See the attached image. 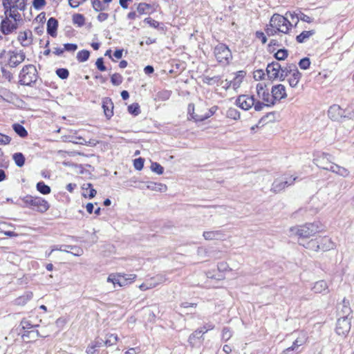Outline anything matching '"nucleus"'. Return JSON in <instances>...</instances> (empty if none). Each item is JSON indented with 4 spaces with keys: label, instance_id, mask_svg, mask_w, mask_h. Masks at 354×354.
<instances>
[{
    "label": "nucleus",
    "instance_id": "f257e3e1",
    "mask_svg": "<svg viewBox=\"0 0 354 354\" xmlns=\"http://www.w3.org/2000/svg\"><path fill=\"white\" fill-rule=\"evenodd\" d=\"M217 109L218 106H216L208 108L207 103L204 101L199 102L196 106L194 104H189L187 107L188 119L199 124L213 115Z\"/></svg>",
    "mask_w": 354,
    "mask_h": 354
},
{
    "label": "nucleus",
    "instance_id": "7ed1b4c3",
    "mask_svg": "<svg viewBox=\"0 0 354 354\" xmlns=\"http://www.w3.org/2000/svg\"><path fill=\"white\" fill-rule=\"evenodd\" d=\"M328 115L333 121L344 122L347 120H354V104H348L342 109L338 104H333L328 110Z\"/></svg>",
    "mask_w": 354,
    "mask_h": 354
},
{
    "label": "nucleus",
    "instance_id": "1a4fd4ad",
    "mask_svg": "<svg viewBox=\"0 0 354 354\" xmlns=\"http://www.w3.org/2000/svg\"><path fill=\"white\" fill-rule=\"evenodd\" d=\"M214 53L216 60L223 65L228 64L232 59L231 50L223 44H218L214 48Z\"/></svg>",
    "mask_w": 354,
    "mask_h": 354
},
{
    "label": "nucleus",
    "instance_id": "c756f323",
    "mask_svg": "<svg viewBox=\"0 0 354 354\" xmlns=\"http://www.w3.org/2000/svg\"><path fill=\"white\" fill-rule=\"evenodd\" d=\"M32 295L31 292H26L24 295L15 299L14 304L17 306H24L32 298Z\"/></svg>",
    "mask_w": 354,
    "mask_h": 354
},
{
    "label": "nucleus",
    "instance_id": "e433bc0d",
    "mask_svg": "<svg viewBox=\"0 0 354 354\" xmlns=\"http://www.w3.org/2000/svg\"><path fill=\"white\" fill-rule=\"evenodd\" d=\"M37 189L42 194H48L50 193V187L46 185L43 181H40L37 183Z\"/></svg>",
    "mask_w": 354,
    "mask_h": 354
},
{
    "label": "nucleus",
    "instance_id": "2f4dec72",
    "mask_svg": "<svg viewBox=\"0 0 354 354\" xmlns=\"http://www.w3.org/2000/svg\"><path fill=\"white\" fill-rule=\"evenodd\" d=\"M328 286L325 281L320 280L317 281L314 286L313 287V290L315 293H322L324 292H327Z\"/></svg>",
    "mask_w": 354,
    "mask_h": 354
},
{
    "label": "nucleus",
    "instance_id": "864d4df0",
    "mask_svg": "<svg viewBox=\"0 0 354 354\" xmlns=\"http://www.w3.org/2000/svg\"><path fill=\"white\" fill-rule=\"evenodd\" d=\"M310 61L308 57H304L301 59L299 62V66L301 69L306 70L310 67Z\"/></svg>",
    "mask_w": 354,
    "mask_h": 354
},
{
    "label": "nucleus",
    "instance_id": "a19ab883",
    "mask_svg": "<svg viewBox=\"0 0 354 354\" xmlns=\"http://www.w3.org/2000/svg\"><path fill=\"white\" fill-rule=\"evenodd\" d=\"M90 52L87 50H82L77 53V59L80 62H84L88 59Z\"/></svg>",
    "mask_w": 354,
    "mask_h": 354
},
{
    "label": "nucleus",
    "instance_id": "a878e982",
    "mask_svg": "<svg viewBox=\"0 0 354 354\" xmlns=\"http://www.w3.org/2000/svg\"><path fill=\"white\" fill-rule=\"evenodd\" d=\"M3 6L6 8V6H10L12 8H17L19 10H24L26 7L25 0H6L3 1Z\"/></svg>",
    "mask_w": 354,
    "mask_h": 354
},
{
    "label": "nucleus",
    "instance_id": "a211bd4d",
    "mask_svg": "<svg viewBox=\"0 0 354 354\" xmlns=\"http://www.w3.org/2000/svg\"><path fill=\"white\" fill-rule=\"evenodd\" d=\"M330 157V156L329 154L323 153L322 156L314 159V162L318 167L328 171L330 165L333 164V162H330L329 159Z\"/></svg>",
    "mask_w": 354,
    "mask_h": 354
},
{
    "label": "nucleus",
    "instance_id": "5fc2aeb1",
    "mask_svg": "<svg viewBox=\"0 0 354 354\" xmlns=\"http://www.w3.org/2000/svg\"><path fill=\"white\" fill-rule=\"evenodd\" d=\"M20 325L21 326L24 330L30 329L38 326L37 325H32L30 321L25 318L21 321Z\"/></svg>",
    "mask_w": 354,
    "mask_h": 354
},
{
    "label": "nucleus",
    "instance_id": "f8f14e48",
    "mask_svg": "<svg viewBox=\"0 0 354 354\" xmlns=\"http://www.w3.org/2000/svg\"><path fill=\"white\" fill-rule=\"evenodd\" d=\"M212 328H213V326H209V328L203 326V328L201 329L196 330L189 337L188 342L190 344V345L192 346H196L198 344H200L201 343V338L202 337L203 335L205 333H206L209 329H212Z\"/></svg>",
    "mask_w": 354,
    "mask_h": 354
},
{
    "label": "nucleus",
    "instance_id": "49530a36",
    "mask_svg": "<svg viewBox=\"0 0 354 354\" xmlns=\"http://www.w3.org/2000/svg\"><path fill=\"white\" fill-rule=\"evenodd\" d=\"M92 7L95 12L104 10L106 7L103 5L100 0H91Z\"/></svg>",
    "mask_w": 354,
    "mask_h": 354
},
{
    "label": "nucleus",
    "instance_id": "0e129e2a",
    "mask_svg": "<svg viewBox=\"0 0 354 354\" xmlns=\"http://www.w3.org/2000/svg\"><path fill=\"white\" fill-rule=\"evenodd\" d=\"M124 277H122L123 281H125L127 284L128 283H131L135 280L136 278V274H123Z\"/></svg>",
    "mask_w": 354,
    "mask_h": 354
},
{
    "label": "nucleus",
    "instance_id": "7c9ffc66",
    "mask_svg": "<svg viewBox=\"0 0 354 354\" xmlns=\"http://www.w3.org/2000/svg\"><path fill=\"white\" fill-rule=\"evenodd\" d=\"M203 82L207 85H213L214 84L221 85L223 84V81L221 80V77L219 75L209 77V76H203Z\"/></svg>",
    "mask_w": 354,
    "mask_h": 354
},
{
    "label": "nucleus",
    "instance_id": "cd10ccee",
    "mask_svg": "<svg viewBox=\"0 0 354 354\" xmlns=\"http://www.w3.org/2000/svg\"><path fill=\"white\" fill-rule=\"evenodd\" d=\"M122 277H124V276L121 274H111L107 278V281L112 283L114 286L118 284L119 286L122 287L127 285V283L122 281Z\"/></svg>",
    "mask_w": 354,
    "mask_h": 354
},
{
    "label": "nucleus",
    "instance_id": "09e8293b",
    "mask_svg": "<svg viewBox=\"0 0 354 354\" xmlns=\"http://www.w3.org/2000/svg\"><path fill=\"white\" fill-rule=\"evenodd\" d=\"M288 50L285 48L279 49L274 54V57L277 60H284L288 57Z\"/></svg>",
    "mask_w": 354,
    "mask_h": 354
},
{
    "label": "nucleus",
    "instance_id": "6e6d98bb",
    "mask_svg": "<svg viewBox=\"0 0 354 354\" xmlns=\"http://www.w3.org/2000/svg\"><path fill=\"white\" fill-rule=\"evenodd\" d=\"M133 166L136 169L140 171L144 167V159L138 158L134 160Z\"/></svg>",
    "mask_w": 354,
    "mask_h": 354
},
{
    "label": "nucleus",
    "instance_id": "680f3d73",
    "mask_svg": "<svg viewBox=\"0 0 354 354\" xmlns=\"http://www.w3.org/2000/svg\"><path fill=\"white\" fill-rule=\"evenodd\" d=\"M33 7L37 10L41 9L46 4L45 0H33Z\"/></svg>",
    "mask_w": 354,
    "mask_h": 354
},
{
    "label": "nucleus",
    "instance_id": "6e6552de",
    "mask_svg": "<svg viewBox=\"0 0 354 354\" xmlns=\"http://www.w3.org/2000/svg\"><path fill=\"white\" fill-rule=\"evenodd\" d=\"M326 243H330V240L326 237L311 239L310 241L305 243L304 241H298L300 245L304 246L305 248L313 250L315 252L322 250L324 251L329 250L330 246H325Z\"/></svg>",
    "mask_w": 354,
    "mask_h": 354
},
{
    "label": "nucleus",
    "instance_id": "bf43d9fd",
    "mask_svg": "<svg viewBox=\"0 0 354 354\" xmlns=\"http://www.w3.org/2000/svg\"><path fill=\"white\" fill-rule=\"evenodd\" d=\"M95 65L97 69L100 71H105L106 70V68L104 64V59L102 57L97 58Z\"/></svg>",
    "mask_w": 354,
    "mask_h": 354
},
{
    "label": "nucleus",
    "instance_id": "f03ea898",
    "mask_svg": "<svg viewBox=\"0 0 354 354\" xmlns=\"http://www.w3.org/2000/svg\"><path fill=\"white\" fill-rule=\"evenodd\" d=\"M321 231L322 227L319 222L308 223L291 227L289 229V236H297L298 241H304V239L315 236Z\"/></svg>",
    "mask_w": 354,
    "mask_h": 354
},
{
    "label": "nucleus",
    "instance_id": "37998d69",
    "mask_svg": "<svg viewBox=\"0 0 354 354\" xmlns=\"http://www.w3.org/2000/svg\"><path fill=\"white\" fill-rule=\"evenodd\" d=\"M65 248H69L70 250H73V251H70V254L74 255V256H77V257H79V256H81L83 254V250L78 247V246H76V245H66L64 246Z\"/></svg>",
    "mask_w": 354,
    "mask_h": 354
},
{
    "label": "nucleus",
    "instance_id": "6ab92c4d",
    "mask_svg": "<svg viewBox=\"0 0 354 354\" xmlns=\"http://www.w3.org/2000/svg\"><path fill=\"white\" fill-rule=\"evenodd\" d=\"M48 336V334H40L39 330H26L21 335V339L24 342L28 343L37 339L39 337H46Z\"/></svg>",
    "mask_w": 354,
    "mask_h": 354
},
{
    "label": "nucleus",
    "instance_id": "3c124183",
    "mask_svg": "<svg viewBox=\"0 0 354 354\" xmlns=\"http://www.w3.org/2000/svg\"><path fill=\"white\" fill-rule=\"evenodd\" d=\"M128 111L134 115H138L140 113V106L138 103H133L128 106Z\"/></svg>",
    "mask_w": 354,
    "mask_h": 354
},
{
    "label": "nucleus",
    "instance_id": "393cba45",
    "mask_svg": "<svg viewBox=\"0 0 354 354\" xmlns=\"http://www.w3.org/2000/svg\"><path fill=\"white\" fill-rule=\"evenodd\" d=\"M4 9L6 17H8L9 19L11 18L15 22L20 20L21 15L17 12L19 9H17V8H12L10 6H6V8H4Z\"/></svg>",
    "mask_w": 354,
    "mask_h": 354
},
{
    "label": "nucleus",
    "instance_id": "e2e57ef3",
    "mask_svg": "<svg viewBox=\"0 0 354 354\" xmlns=\"http://www.w3.org/2000/svg\"><path fill=\"white\" fill-rule=\"evenodd\" d=\"M12 128L15 133H28L26 129L18 123L14 124Z\"/></svg>",
    "mask_w": 354,
    "mask_h": 354
},
{
    "label": "nucleus",
    "instance_id": "ea45409f",
    "mask_svg": "<svg viewBox=\"0 0 354 354\" xmlns=\"http://www.w3.org/2000/svg\"><path fill=\"white\" fill-rule=\"evenodd\" d=\"M165 281V277L162 275H158L156 277H153L150 281H147L148 284H151V288H155L160 283H163Z\"/></svg>",
    "mask_w": 354,
    "mask_h": 354
},
{
    "label": "nucleus",
    "instance_id": "4468645a",
    "mask_svg": "<svg viewBox=\"0 0 354 354\" xmlns=\"http://www.w3.org/2000/svg\"><path fill=\"white\" fill-rule=\"evenodd\" d=\"M18 28L17 23L6 17L1 21V31L3 35H9L16 30Z\"/></svg>",
    "mask_w": 354,
    "mask_h": 354
},
{
    "label": "nucleus",
    "instance_id": "423d86ee",
    "mask_svg": "<svg viewBox=\"0 0 354 354\" xmlns=\"http://www.w3.org/2000/svg\"><path fill=\"white\" fill-rule=\"evenodd\" d=\"M236 104L243 110H249L254 107L257 111L263 109V104L260 101H256L253 95H240L236 100Z\"/></svg>",
    "mask_w": 354,
    "mask_h": 354
},
{
    "label": "nucleus",
    "instance_id": "473e14b6",
    "mask_svg": "<svg viewBox=\"0 0 354 354\" xmlns=\"http://www.w3.org/2000/svg\"><path fill=\"white\" fill-rule=\"evenodd\" d=\"M147 188L153 191L165 192L167 189V186L162 183L149 182L146 185Z\"/></svg>",
    "mask_w": 354,
    "mask_h": 354
},
{
    "label": "nucleus",
    "instance_id": "69168bd1",
    "mask_svg": "<svg viewBox=\"0 0 354 354\" xmlns=\"http://www.w3.org/2000/svg\"><path fill=\"white\" fill-rule=\"evenodd\" d=\"M144 21L146 22L147 24H148L150 26L153 27V28H157L159 26V23L157 21H156L150 17L146 18L144 20Z\"/></svg>",
    "mask_w": 354,
    "mask_h": 354
},
{
    "label": "nucleus",
    "instance_id": "aec40b11",
    "mask_svg": "<svg viewBox=\"0 0 354 354\" xmlns=\"http://www.w3.org/2000/svg\"><path fill=\"white\" fill-rule=\"evenodd\" d=\"M102 108L104 115L109 119L113 115V103L110 97H104L102 100Z\"/></svg>",
    "mask_w": 354,
    "mask_h": 354
},
{
    "label": "nucleus",
    "instance_id": "0eeeda50",
    "mask_svg": "<svg viewBox=\"0 0 354 354\" xmlns=\"http://www.w3.org/2000/svg\"><path fill=\"white\" fill-rule=\"evenodd\" d=\"M270 26L275 28L279 32L288 33L292 26L290 21L279 14H274L270 20Z\"/></svg>",
    "mask_w": 354,
    "mask_h": 354
},
{
    "label": "nucleus",
    "instance_id": "8fccbe9b",
    "mask_svg": "<svg viewBox=\"0 0 354 354\" xmlns=\"http://www.w3.org/2000/svg\"><path fill=\"white\" fill-rule=\"evenodd\" d=\"M56 75L62 80H66L69 75V71L66 68H58L55 71Z\"/></svg>",
    "mask_w": 354,
    "mask_h": 354
},
{
    "label": "nucleus",
    "instance_id": "2eb2a0df",
    "mask_svg": "<svg viewBox=\"0 0 354 354\" xmlns=\"http://www.w3.org/2000/svg\"><path fill=\"white\" fill-rule=\"evenodd\" d=\"M8 64L11 67H16L25 59L26 55L21 50L10 52Z\"/></svg>",
    "mask_w": 354,
    "mask_h": 354
},
{
    "label": "nucleus",
    "instance_id": "774afa93",
    "mask_svg": "<svg viewBox=\"0 0 354 354\" xmlns=\"http://www.w3.org/2000/svg\"><path fill=\"white\" fill-rule=\"evenodd\" d=\"M11 140V138L6 134H0V145H7Z\"/></svg>",
    "mask_w": 354,
    "mask_h": 354
},
{
    "label": "nucleus",
    "instance_id": "a18cd8bd",
    "mask_svg": "<svg viewBox=\"0 0 354 354\" xmlns=\"http://www.w3.org/2000/svg\"><path fill=\"white\" fill-rule=\"evenodd\" d=\"M226 115L228 118L237 120L240 118V113L235 108H230L227 111Z\"/></svg>",
    "mask_w": 354,
    "mask_h": 354
},
{
    "label": "nucleus",
    "instance_id": "72a5a7b5",
    "mask_svg": "<svg viewBox=\"0 0 354 354\" xmlns=\"http://www.w3.org/2000/svg\"><path fill=\"white\" fill-rule=\"evenodd\" d=\"M118 339L119 338L117 335L108 333L106 335V337L104 339V346L109 347L115 345Z\"/></svg>",
    "mask_w": 354,
    "mask_h": 354
},
{
    "label": "nucleus",
    "instance_id": "5701e85b",
    "mask_svg": "<svg viewBox=\"0 0 354 354\" xmlns=\"http://www.w3.org/2000/svg\"><path fill=\"white\" fill-rule=\"evenodd\" d=\"M58 27V21L54 18L50 17L47 21V33L53 37L57 36V30Z\"/></svg>",
    "mask_w": 354,
    "mask_h": 354
},
{
    "label": "nucleus",
    "instance_id": "4be33fe9",
    "mask_svg": "<svg viewBox=\"0 0 354 354\" xmlns=\"http://www.w3.org/2000/svg\"><path fill=\"white\" fill-rule=\"evenodd\" d=\"M280 70V81H283L286 77L290 74L292 75L294 72L299 71L297 66L294 64H287V66L284 67L281 66V69Z\"/></svg>",
    "mask_w": 354,
    "mask_h": 354
},
{
    "label": "nucleus",
    "instance_id": "603ef678",
    "mask_svg": "<svg viewBox=\"0 0 354 354\" xmlns=\"http://www.w3.org/2000/svg\"><path fill=\"white\" fill-rule=\"evenodd\" d=\"M151 169L159 175L162 174L164 172V168L158 162H152Z\"/></svg>",
    "mask_w": 354,
    "mask_h": 354
},
{
    "label": "nucleus",
    "instance_id": "58836bf2",
    "mask_svg": "<svg viewBox=\"0 0 354 354\" xmlns=\"http://www.w3.org/2000/svg\"><path fill=\"white\" fill-rule=\"evenodd\" d=\"M13 160L17 166L21 167L25 162V157L23 153L18 152L13 154Z\"/></svg>",
    "mask_w": 354,
    "mask_h": 354
},
{
    "label": "nucleus",
    "instance_id": "dca6fc26",
    "mask_svg": "<svg viewBox=\"0 0 354 354\" xmlns=\"http://www.w3.org/2000/svg\"><path fill=\"white\" fill-rule=\"evenodd\" d=\"M271 93L272 94L274 103H276V101H279L287 97L286 87L284 85L281 84L273 86L271 90Z\"/></svg>",
    "mask_w": 354,
    "mask_h": 354
},
{
    "label": "nucleus",
    "instance_id": "c03bdc74",
    "mask_svg": "<svg viewBox=\"0 0 354 354\" xmlns=\"http://www.w3.org/2000/svg\"><path fill=\"white\" fill-rule=\"evenodd\" d=\"M85 19L82 14H75L73 16V22L74 24H77L79 27L84 26Z\"/></svg>",
    "mask_w": 354,
    "mask_h": 354
},
{
    "label": "nucleus",
    "instance_id": "79ce46f5",
    "mask_svg": "<svg viewBox=\"0 0 354 354\" xmlns=\"http://www.w3.org/2000/svg\"><path fill=\"white\" fill-rule=\"evenodd\" d=\"M134 6H136V10L139 15L145 14L146 11L151 8V5L147 3H140L137 5L135 4Z\"/></svg>",
    "mask_w": 354,
    "mask_h": 354
},
{
    "label": "nucleus",
    "instance_id": "ddd939ff",
    "mask_svg": "<svg viewBox=\"0 0 354 354\" xmlns=\"http://www.w3.org/2000/svg\"><path fill=\"white\" fill-rule=\"evenodd\" d=\"M280 69H281V66L277 62H273L268 64L266 68V73L268 78L271 80L276 79L280 80Z\"/></svg>",
    "mask_w": 354,
    "mask_h": 354
},
{
    "label": "nucleus",
    "instance_id": "bb28decb",
    "mask_svg": "<svg viewBox=\"0 0 354 354\" xmlns=\"http://www.w3.org/2000/svg\"><path fill=\"white\" fill-rule=\"evenodd\" d=\"M205 240H218L223 237V234L220 230L216 231H206L203 234Z\"/></svg>",
    "mask_w": 354,
    "mask_h": 354
},
{
    "label": "nucleus",
    "instance_id": "c9c22d12",
    "mask_svg": "<svg viewBox=\"0 0 354 354\" xmlns=\"http://www.w3.org/2000/svg\"><path fill=\"white\" fill-rule=\"evenodd\" d=\"M315 33V30H304L297 36L296 40L298 43H304Z\"/></svg>",
    "mask_w": 354,
    "mask_h": 354
},
{
    "label": "nucleus",
    "instance_id": "052dcab7",
    "mask_svg": "<svg viewBox=\"0 0 354 354\" xmlns=\"http://www.w3.org/2000/svg\"><path fill=\"white\" fill-rule=\"evenodd\" d=\"M64 49L68 52H75L77 49V45L75 44H65Z\"/></svg>",
    "mask_w": 354,
    "mask_h": 354
},
{
    "label": "nucleus",
    "instance_id": "4c0bfd02",
    "mask_svg": "<svg viewBox=\"0 0 354 354\" xmlns=\"http://www.w3.org/2000/svg\"><path fill=\"white\" fill-rule=\"evenodd\" d=\"M274 120H275V113L270 112L261 118V119L260 120V121L259 122V124L263 126L265 124H266L269 122H272Z\"/></svg>",
    "mask_w": 354,
    "mask_h": 354
},
{
    "label": "nucleus",
    "instance_id": "13d9d810",
    "mask_svg": "<svg viewBox=\"0 0 354 354\" xmlns=\"http://www.w3.org/2000/svg\"><path fill=\"white\" fill-rule=\"evenodd\" d=\"M171 92L169 91H162L158 92V97L162 100H167L169 98Z\"/></svg>",
    "mask_w": 354,
    "mask_h": 354
},
{
    "label": "nucleus",
    "instance_id": "c85d7f7f",
    "mask_svg": "<svg viewBox=\"0 0 354 354\" xmlns=\"http://www.w3.org/2000/svg\"><path fill=\"white\" fill-rule=\"evenodd\" d=\"M63 140L71 142L75 144L79 145H87V143L91 144V141H87L85 138L82 137H74L70 134L65 135L62 137Z\"/></svg>",
    "mask_w": 354,
    "mask_h": 354
},
{
    "label": "nucleus",
    "instance_id": "9b49d317",
    "mask_svg": "<svg viewBox=\"0 0 354 354\" xmlns=\"http://www.w3.org/2000/svg\"><path fill=\"white\" fill-rule=\"evenodd\" d=\"M351 317L348 316L340 317L336 323L335 331L338 335L346 337L351 327Z\"/></svg>",
    "mask_w": 354,
    "mask_h": 354
},
{
    "label": "nucleus",
    "instance_id": "de8ad7c7",
    "mask_svg": "<svg viewBox=\"0 0 354 354\" xmlns=\"http://www.w3.org/2000/svg\"><path fill=\"white\" fill-rule=\"evenodd\" d=\"M123 81L122 76L119 73H114L111 77V82L115 86H119Z\"/></svg>",
    "mask_w": 354,
    "mask_h": 354
},
{
    "label": "nucleus",
    "instance_id": "20e7f679",
    "mask_svg": "<svg viewBox=\"0 0 354 354\" xmlns=\"http://www.w3.org/2000/svg\"><path fill=\"white\" fill-rule=\"evenodd\" d=\"M24 205L41 213L46 212L50 207L47 201L41 197L27 195L21 198Z\"/></svg>",
    "mask_w": 354,
    "mask_h": 354
},
{
    "label": "nucleus",
    "instance_id": "9d476101",
    "mask_svg": "<svg viewBox=\"0 0 354 354\" xmlns=\"http://www.w3.org/2000/svg\"><path fill=\"white\" fill-rule=\"evenodd\" d=\"M257 92L259 97L263 101V102H261V104L264 105L263 109L265 107H270L274 105L275 103L272 94H270L269 91L261 84H258L257 85Z\"/></svg>",
    "mask_w": 354,
    "mask_h": 354
},
{
    "label": "nucleus",
    "instance_id": "f704fd0d",
    "mask_svg": "<svg viewBox=\"0 0 354 354\" xmlns=\"http://www.w3.org/2000/svg\"><path fill=\"white\" fill-rule=\"evenodd\" d=\"M301 77V73L299 71L294 72L291 77L288 80L289 85L292 88L296 87L299 82Z\"/></svg>",
    "mask_w": 354,
    "mask_h": 354
},
{
    "label": "nucleus",
    "instance_id": "f3484780",
    "mask_svg": "<svg viewBox=\"0 0 354 354\" xmlns=\"http://www.w3.org/2000/svg\"><path fill=\"white\" fill-rule=\"evenodd\" d=\"M295 180L296 178L290 180L287 179H276L272 183L271 191L274 193H278L283 190L286 186L292 185Z\"/></svg>",
    "mask_w": 354,
    "mask_h": 354
},
{
    "label": "nucleus",
    "instance_id": "338daca9",
    "mask_svg": "<svg viewBox=\"0 0 354 354\" xmlns=\"http://www.w3.org/2000/svg\"><path fill=\"white\" fill-rule=\"evenodd\" d=\"M1 73L3 77L7 79L9 82L11 81L12 79V74L10 71H7L3 67H1Z\"/></svg>",
    "mask_w": 354,
    "mask_h": 354
},
{
    "label": "nucleus",
    "instance_id": "412c9836",
    "mask_svg": "<svg viewBox=\"0 0 354 354\" xmlns=\"http://www.w3.org/2000/svg\"><path fill=\"white\" fill-rule=\"evenodd\" d=\"M328 171H330L344 178H347L350 175V171H348V169L335 163H333V165H330V168H328Z\"/></svg>",
    "mask_w": 354,
    "mask_h": 354
},
{
    "label": "nucleus",
    "instance_id": "39448f33",
    "mask_svg": "<svg viewBox=\"0 0 354 354\" xmlns=\"http://www.w3.org/2000/svg\"><path fill=\"white\" fill-rule=\"evenodd\" d=\"M37 71L32 64L26 65L19 73V83L21 85L30 86L37 80Z\"/></svg>",
    "mask_w": 354,
    "mask_h": 354
},
{
    "label": "nucleus",
    "instance_id": "4d7b16f0",
    "mask_svg": "<svg viewBox=\"0 0 354 354\" xmlns=\"http://www.w3.org/2000/svg\"><path fill=\"white\" fill-rule=\"evenodd\" d=\"M232 333L231 330L227 328H224L222 333V338L224 341L227 342L232 337Z\"/></svg>",
    "mask_w": 354,
    "mask_h": 354
},
{
    "label": "nucleus",
    "instance_id": "b1692460",
    "mask_svg": "<svg viewBox=\"0 0 354 354\" xmlns=\"http://www.w3.org/2000/svg\"><path fill=\"white\" fill-rule=\"evenodd\" d=\"M18 40L22 46H29L32 43V32L30 30L20 32L19 33Z\"/></svg>",
    "mask_w": 354,
    "mask_h": 354
}]
</instances>
